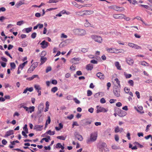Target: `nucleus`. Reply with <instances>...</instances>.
<instances>
[{"mask_svg":"<svg viewBox=\"0 0 152 152\" xmlns=\"http://www.w3.org/2000/svg\"><path fill=\"white\" fill-rule=\"evenodd\" d=\"M73 32L75 35L79 36H83L86 34V32L85 30L80 28L74 29Z\"/></svg>","mask_w":152,"mask_h":152,"instance_id":"obj_1","label":"nucleus"},{"mask_svg":"<svg viewBox=\"0 0 152 152\" xmlns=\"http://www.w3.org/2000/svg\"><path fill=\"white\" fill-rule=\"evenodd\" d=\"M97 134L95 133H92L90 137V138L86 140V142L88 144H90L91 142L95 141L96 139Z\"/></svg>","mask_w":152,"mask_h":152,"instance_id":"obj_2","label":"nucleus"},{"mask_svg":"<svg viewBox=\"0 0 152 152\" xmlns=\"http://www.w3.org/2000/svg\"><path fill=\"white\" fill-rule=\"evenodd\" d=\"M91 38L95 41L99 43H101L102 42V39L100 36L97 35H92L91 36Z\"/></svg>","mask_w":152,"mask_h":152,"instance_id":"obj_3","label":"nucleus"},{"mask_svg":"<svg viewBox=\"0 0 152 152\" xmlns=\"http://www.w3.org/2000/svg\"><path fill=\"white\" fill-rule=\"evenodd\" d=\"M110 8L117 11L121 12L125 10L124 8L122 7H119L116 5L113 6L109 7Z\"/></svg>","mask_w":152,"mask_h":152,"instance_id":"obj_4","label":"nucleus"},{"mask_svg":"<svg viewBox=\"0 0 152 152\" xmlns=\"http://www.w3.org/2000/svg\"><path fill=\"white\" fill-rule=\"evenodd\" d=\"M97 109L96 110V113H99L100 112L105 113L107 112L108 110L105 109L103 107H99V106H97Z\"/></svg>","mask_w":152,"mask_h":152,"instance_id":"obj_5","label":"nucleus"},{"mask_svg":"<svg viewBox=\"0 0 152 152\" xmlns=\"http://www.w3.org/2000/svg\"><path fill=\"white\" fill-rule=\"evenodd\" d=\"M34 109L35 107L34 106L30 107H24V109L26 111L28 112V113H31L32 112L34 111Z\"/></svg>","mask_w":152,"mask_h":152,"instance_id":"obj_6","label":"nucleus"},{"mask_svg":"<svg viewBox=\"0 0 152 152\" xmlns=\"http://www.w3.org/2000/svg\"><path fill=\"white\" fill-rule=\"evenodd\" d=\"M113 17L115 19H122L125 17V15L123 14H114Z\"/></svg>","mask_w":152,"mask_h":152,"instance_id":"obj_7","label":"nucleus"},{"mask_svg":"<svg viewBox=\"0 0 152 152\" xmlns=\"http://www.w3.org/2000/svg\"><path fill=\"white\" fill-rule=\"evenodd\" d=\"M64 144H63V146L60 143H58L56 146V148H61V149L62 150H60L59 151V152H64V150H63L64 148Z\"/></svg>","mask_w":152,"mask_h":152,"instance_id":"obj_8","label":"nucleus"},{"mask_svg":"<svg viewBox=\"0 0 152 152\" xmlns=\"http://www.w3.org/2000/svg\"><path fill=\"white\" fill-rule=\"evenodd\" d=\"M74 135L75 137L79 140L82 141L83 140L82 136L80 135L78 132H76L75 133Z\"/></svg>","mask_w":152,"mask_h":152,"instance_id":"obj_9","label":"nucleus"},{"mask_svg":"<svg viewBox=\"0 0 152 152\" xmlns=\"http://www.w3.org/2000/svg\"><path fill=\"white\" fill-rule=\"evenodd\" d=\"M106 50L108 52L111 53H115L118 50V49L114 48H107Z\"/></svg>","mask_w":152,"mask_h":152,"instance_id":"obj_10","label":"nucleus"},{"mask_svg":"<svg viewBox=\"0 0 152 152\" xmlns=\"http://www.w3.org/2000/svg\"><path fill=\"white\" fill-rule=\"evenodd\" d=\"M43 125H36L34 126V129L36 131H41L43 129Z\"/></svg>","mask_w":152,"mask_h":152,"instance_id":"obj_11","label":"nucleus"},{"mask_svg":"<svg viewBox=\"0 0 152 152\" xmlns=\"http://www.w3.org/2000/svg\"><path fill=\"white\" fill-rule=\"evenodd\" d=\"M40 44L41 45V47L43 48H45L48 46V42H46L45 40H43L41 43Z\"/></svg>","mask_w":152,"mask_h":152,"instance_id":"obj_12","label":"nucleus"},{"mask_svg":"<svg viewBox=\"0 0 152 152\" xmlns=\"http://www.w3.org/2000/svg\"><path fill=\"white\" fill-rule=\"evenodd\" d=\"M97 76L101 80H104V74L100 72H98L96 74Z\"/></svg>","mask_w":152,"mask_h":152,"instance_id":"obj_13","label":"nucleus"},{"mask_svg":"<svg viewBox=\"0 0 152 152\" xmlns=\"http://www.w3.org/2000/svg\"><path fill=\"white\" fill-rule=\"evenodd\" d=\"M84 15H91L93 14L94 12L93 10H84Z\"/></svg>","mask_w":152,"mask_h":152,"instance_id":"obj_14","label":"nucleus"},{"mask_svg":"<svg viewBox=\"0 0 152 152\" xmlns=\"http://www.w3.org/2000/svg\"><path fill=\"white\" fill-rule=\"evenodd\" d=\"M114 95L117 97H119L120 96V92L119 89H115L114 90Z\"/></svg>","mask_w":152,"mask_h":152,"instance_id":"obj_15","label":"nucleus"},{"mask_svg":"<svg viewBox=\"0 0 152 152\" xmlns=\"http://www.w3.org/2000/svg\"><path fill=\"white\" fill-rule=\"evenodd\" d=\"M14 133L13 131V130H10L6 132V134L4 136L5 137H7L8 136L11 135L13 134Z\"/></svg>","mask_w":152,"mask_h":152,"instance_id":"obj_16","label":"nucleus"},{"mask_svg":"<svg viewBox=\"0 0 152 152\" xmlns=\"http://www.w3.org/2000/svg\"><path fill=\"white\" fill-rule=\"evenodd\" d=\"M126 61L127 64L131 65H132L134 62L133 60L130 58L127 59H126Z\"/></svg>","mask_w":152,"mask_h":152,"instance_id":"obj_17","label":"nucleus"},{"mask_svg":"<svg viewBox=\"0 0 152 152\" xmlns=\"http://www.w3.org/2000/svg\"><path fill=\"white\" fill-rule=\"evenodd\" d=\"M94 67V65L91 64H89L87 65L86 67V69L88 70H92Z\"/></svg>","mask_w":152,"mask_h":152,"instance_id":"obj_18","label":"nucleus"},{"mask_svg":"<svg viewBox=\"0 0 152 152\" xmlns=\"http://www.w3.org/2000/svg\"><path fill=\"white\" fill-rule=\"evenodd\" d=\"M37 77L38 79H39V77L38 75H33L32 76L30 77H29L27 78V79L29 80H33L35 78Z\"/></svg>","mask_w":152,"mask_h":152,"instance_id":"obj_19","label":"nucleus"},{"mask_svg":"<svg viewBox=\"0 0 152 152\" xmlns=\"http://www.w3.org/2000/svg\"><path fill=\"white\" fill-rule=\"evenodd\" d=\"M79 61V58H74L71 60V62L72 63L76 64V61Z\"/></svg>","mask_w":152,"mask_h":152,"instance_id":"obj_20","label":"nucleus"},{"mask_svg":"<svg viewBox=\"0 0 152 152\" xmlns=\"http://www.w3.org/2000/svg\"><path fill=\"white\" fill-rule=\"evenodd\" d=\"M47 58L46 57H42L41 58L40 61H41V63L40 64L41 65H42L43 63H44L47 60Z\"/></svg>","mask_w":152,"mask_h":152,"instance_id":"obj_21","label":"nucleus"},{"mask_svg":"<svg viewBox=\"0 0 152 152\" xmlns=\"http://www.w3.org/2000/svg\"><path fill=\"white\" fill-rule=\"evenodd\" d=\"M107 146V145L105 143H102V145H101V147H100L99 148V151H101V152H102L103 151V150L104 148V147H105Z\"/></svg>","mask_w":152,"mask_h":152,"instance_id":"obj_22","label":"nucleus"},{"mask_svg":"<svg viewBox=\"0 0 152 152\" xmlns=\"http://www.w3.org/2000/svg\"><path fill=\"white\" fill-rule=\"evenodd\" d=\"M115 65L118 69L121 70V66L118 62L117 61L115 62Z\"/></svg>","mask_w":152,"mask_h":152,"instance_id":"obj_23","label":"nucleus"},{"mask_svg":"<svg viewBox=\"0 0 152 152\" xmlns=\"http://www.w3.org/2000/svg\"><path fill=\"white\" fill-rule=\"evenodd\" d=\"M140 63L141 65L145 66H149V65L148 63L144 61L141 62Z\"/></svg>","mask_w":152,"mask_h":152,"instance_id":"obj_24","label":"nucleus"},{"mask_svg":"<svg viewBox=\"0 0 152 152\" xmlns=\"http://www.w3.org/2000/svg\"><path fill=\"white\" fill-rule=\"evenodd\" d=\"M84 10L83 11H78L76 12V14L77 15H80V16H83L84 15Z\"/></svg>","mask_w":152,"mask_h":152,"instance_id":"obj_25","label":"nucleus"},{"mask_svg":"<svg viewBox=\"0 0 152 152\" xmlns=\"http://www.w3.org/2000/svg\"><path fill=\"white\" fill-rule=\"evenodd\" d=\"M34 68H33L32 66H31L30 67V68L28 69L27 70V72L28 73H31L32 72H33L34 70Z\"/></svg>","mask_w":152,"mask_h":152,"instance_id":"obj_26","label":"nucleus"},{"mask_svg":"<svg viewBox=\"0 0 152 152\" xmlns=\"http://www.w3.org/2000/svg\"><path fill=\"white\" fill-rule=\"evenodd\" d=\"M55 131H51L50 130L47 131L46 132V134H49L50 135H53L55 134Z\"/></svg>","mask_w":152,"mask_h":152,"instance_id":"obj_27","label":"nucleus"},{"mask_svg":"<svg viewBox=\"0 0 152 152\" xmlns=\"http://www.w3.org/2000/svg\"><path fill=\"white\" fill-rule=\"evenodd\" d=\"M34 87L35 89L37 91H39L41 89V88L40 86L39 85H35L34 86Z\"/></svg>","mask_w":152,"mask_h":152,"instance_id":"obj_28","label":"nucleus"},{"mask_svg":"<svg viewBox=\"0 0 152 152\" xmlns=\"http://www.w3.org/2000/svg\"><path fill=\"white\" fill-rule=\"evenodd\" d=\"M10 66L11 67V69H14L16 67V65L14 62H11L10 63Z\"/></svg>","mask_w":152,"mask_h":152,"instance_id":"obj_29","label":"nucleus"},{"mask_svg":"<svg viewBox=\"0 0 152 152\" xmlns=\"http://www.w3.org/2000/svg\"><path fill=\"white\" fill-rule=\"evenodd\" d=\"M124 75L126 78H130L132 76L131 74H128L126 72H124Z\"/></svg>","mask_w":152,"mask_h":152,"instance_id":"obj_30","label":"nucleus"},{"mask_svg":"<svg viewBox=\"0 0 152 152\" xmlns=\"http://www.w3.org/2000/svg\"><path fill=\"white\" fill-rule=\"evenodd\" d=\"M24 3L21 1H20L19 2L17 3L15 5V6L17 8H18L21 5L24 4Z\"/></svg>","mask_w":152,"mask_h":152,"instance_id":"obj_31","label":"nucleus"},{"mask_svg":"<svg viewBox=\"0 0 152 152\" xmlns=\"http://www.w3.org/2000/svg\"><path fill=\"white\" fill-rule=\"evenodd\" d=\"M32 27H29L26 28H25V30L27 33H28L29 32L31 31L32 30Z\"/></svg>","mask_w":152,"mask_h":152,"instance_id":"obj_32","label":"nucleus"},{"mask_svg":"<svg viewBox=\"0 0 152 152\" xmlns=\"http://www.w3.org/2000/svg\"><path fill=\"white\" fill-rule=\"evenodd\" d=\"M120 130L119 127L118 126H116L115 128V133H117L120 132Z\"/></svg>","mask_w":152,"mask_h":152,"instance_id":"obj_33","label":"nucleus"},{"mask_svg":"<svg viewBox=\"0 0 152 152\" xmlns=\"http://www.w3.org/2000/svg\"><path fill=\"white\" fill-rule=\"evenodd\" d=\"M58 90V88L57 87H54L53 88L51 89V92L53 93H55Z\"/></svg>","mask_w":152,"mask_h":152,"instance_id":"obj_34","label":"nucleus"},{"mask_svg":"<svg viewBox=\"0 0 152 152\" xmlns=\"http://www.w3.org/2000/svg\"><path fill=\"white\" fill-rule=\"evenodd\" d=\"M86 22L84 24L85 26L86 27L89 26L91 25L90 23L88 22V20H86Z\"/></svg>","mask_w":152,"mask_h":152,"instance_id":"obj_35","label":"nucleus"},{"mask_svg":"<svg viewBox=\"0 0 152 152\" xmlns=\"http://www.w3.org/2000/svg\"><path fill=\"white\" fill-rule=\"evenodd\" d=\"M58 1V0H49V1L48 2V3H56Z\"/></svg>","mask_w":152,"mask_h":152,"instance_id":"obj_36","label":"nucleus"},{"mask_svg":"<svg viewBox=\"0 0 152 152\" xmlns=\"http://www.w3.org/2000/svg\"><path fill=\"white\" fill-rule=\"evenodd\" d=\"M128 83L130 85V86H133L134 84V82L132 80H129L128 81Z\"/></svg>","mask_w":152,"mask_h":152,"instance_id":"obj_37","label":"nucleus"},{"mask_svg":"<svg viewBox=\"0 0 152 152\" xmlns=\"http://www.w3.org/2000/svg\"><path fill=\"white\" fill-rule=\"evenodd\" d=\"M134 48L137 50L141 49L142 48L141 46H140L138 45L135 44Z\"/></svg>","mask_w":152,"mask_h":152,"instance_id":"obj_38","label":"nucleus"},{"mask_svg":"<svg viewBox=\"0 0 152 152\" xmlns=\"http://www.w3.org/2000/svg\"><path fill=\"white\" fill-rule=\"evenodd\" d=\"M50 136H48L47 138H43L42 139V140H44L46 142H49V140L50 139Z\"/></svg>","mask_w":152,"mask_h":152,"instance_id":"obj_39","label":"nucleus"},{"mask_svg":"<svg viewBox=\"0 0 152 152\" xmlns=\"http://www.w3.org/2000/svg\"><path fill=\"white\" fill-rule=\"evenodd\" d=\"M38 63L37 62H34L32 65H31V66L34 68L35 69L36 67H37L38 66Z\"/></svg>","mask_w":152,"mask_h":152,"instance_id":"obj_40","label":"nucleus"},{"mask_svg":"<svg viewBox=\"0 0 152 152\" xmlns=\"http://www.w3.org/2000/svg\"><path fill=\"white\" fill-rule=\"evenodd\" d=\"M135 44L132 43H130L129 42L128 43V45L130 47H131L132 48H134V47L135 46Z\"/></svg>","mask_w":152,"mask_h":152,"instance_id":"obj_41","label":"nucleus"},{"mask_svg":"<svg viewBox=\"0 0 152 152\" xmlns=\"http://www.w3.org/2000/svg\"><path fill=\"white\" fill-rule=\"evenodd\" d=\"M57 138L58 139L62 140H65L66 139V138L65 137L62 136H57Z\"/></svg>","mask_w":152,"mask_h":152,"instance_id":"obj_42","label":"nucleus"},{"mask_svg":"<svg viewBox=\"0 0 152 152\" xmlns=\"http://www.w3.org/2000/svg\"><path fill=\"white\" fill-rule=\"evenodd\" d=\"M27 125L26 124L25 125L24 127H23V129L25 131V132H26V133H28V129H27Z\"/></svg>","mask_w":152,"mask_h":152,"instance_id":"obj_43","label":"nucleus"},{"mask_svg":"<svg viewBox=\"0 0 152 152\" xmlns=\"http://www.w3.org/2000/svg\"><path fill=\"white\" fill-rule=\"evenodd\" d=\"M112 148L114 150H116V149H119L120 148L118 147L116 145H114L112 146Z\"/></svg>","mask_w":152,"mask_h":152,"instance_id":"obj_44","label":"nucleus"},{"mask_svg":"<svg viewBox=\"0 0 152 152\" xmlns=\"http://www.w3.org/2000/svg\"><path fill=\"white\" fill-rule=\"evenodd\" d=\"M150 138H151V140L152 141V135H151L150 134V135H148L147 136H145V138L146 140H148V139Z\"/></svg>","mask_w":152,"mask_h":152,"instance_id":"obj_45","label":"nucleus"},{"mask_svg":"<svg viewBox=\"0 0 152 152\" xmlns=\"http://www.w3.org/2000/svg\"><path fill=\"white\" fill-rule=\"evenodd\" d=\"M92 94V91L90 90H88L87 92V94L88 96H91Z\"/></svg>","mask_w":152,"mask_h":152,"instance_id":"obj_46","label":"nucleus"},{"mask_svg":"<svg viewBox=\"0 0 152 152\" xmlns=\"http://www.w3.org/2000/svg\"><path fill=\"white\" fill-rule=\"evenodd\" d=\"M37 34L36 32L33 33L31 35V37L33 39H34L36 37Z\"/></svg>","mask_w":152,"mask_h":152,"instance_id":"obj_47","label":"nucleus"},{"mask_svg":"<svg viewBox=\"0 0 152 152\" xmlns=\"http://www.w3.org/2000/svg\"><path fill=\"white\" fill-rule=\"evenodd\" d=\"M79 125L76 121H74L73 123L72 126L73 128L75 126H79Z\"/></svg>","mask_w":152,"mask_h":152,"instance_id":"obj_48","label":"nucleus"},{"mask_svg":"<svg viewBox=\"0 0 152 152\" xmlns=\"http://www.w3.org/2000/svg\"><path fill=\"white\" fill-rule=\"evenodd\" d=\"M140 5L141 6L144 7V8H146V9L150 10V7L148 5L142 4H140Z\"/></svg>","mask_w":152,"mask_h":152,"instance_id":"obj_49","label":"nucleus"},{"mask_svg":"<svg viewBox=\"0 0 152 152\" xmlns=\"http://www.w3.org/2000/svg\"><path fill=\"white\" fill-rule=\"evenodd\" d=\"M100 102L101 103L103 104L105 103L106 101L105 99L104 98H102L101 99Z\"/></svg>","mask_w":152,"mask_h":152,"instance_id":"obj_50","label":"nucleus"},{"mask_svg":"<svg viewBox=\"0 0 152 152\" xmlns=\"http://www.w3.org/2000/svg\"><path fill=\"white\" fill-rule=\"evenodd\" d=\"M61 38H66L67 37V36L64 33H62L61 34Z\"/></svg>","mask_w":152,"mask_h":152,"instance_id":"obj_51","label":"nucleus"},{"mask_svg":"<svg viewBox=\"0 0 152 152\" xmlns=\"http://www.w3.org/2000/svg\"><path fill=\"white\" fill-rule=\"evenodd\" d=\"M124 90L125 92L126 93H128L130 91L129 88L126 87H125L124 88Z\"/></svg>","mask_w":152,"mask_h":152,"instance_id":"obj_52","label":"nucleus"},{"mask_svg":"<svg viewBox=\"0 0 152 152\" xmlns=\"http://www.w3.org/2000/svg\"><path fill=\"white\" fill-rule=\"evenodd\" d=\"M73 100L77 104H79L80 103V101L76 98H74L73 99Z\"/></svg>","mask_w":152,"mask_h":152,"instance_id":"obj_53","label":"nucleus"},{"mask_svg":"<svg viewBox=\"0 0 152 152\" xmlns=\"http://www.w3.org/2000/svg\"><path fill=\"white\" fill-rule=\"evenodd\" d=\"M74 117V115L73 114H71L69 116H67V118L69 120L72 119Z\"/></svg>","mask_w":152,"mask_h":152,"instance_id":"obj_54","label":"nucleus"},{"mask_svg":"<svg viewBox=\"0 0 152 152\" xmlns=\"http://www.w3.org/2000/svg\"><path fill=\"white\" fill-rule=\"evenodd\" d=\"M0 63L1 64V66L3 67H5L6 66V64L4 62L1 61Z\"/></svg>","mask_w":152,"mask_h":152,"instance_id":"obj_55","label":"nucleus"},{"mask_svg":"<svg viewBox=\"0 0 152 152\" xmlns=\"http://www.w3.org/2000/svg\"><path fill=\"white\" fill-rule=\"evenodd\" d=\"M115 140L118 142L119 140V137L118 136L117 134H115Z\"/></svg>","mask_w":152,"mask_h":152,"instance_id":"obj_56","label":"nucleus"},{"mask_svg":"<svg viewBox=\"0 0 152 152\" xmlns=\"http://www.w3.org/2000/svg\"><path fill=\"white\" fill-rule=\"evenodd\" d=\"M51 68L50 66L48 67L46 69V73H48L49 71H51Z\"/></svg>","mask_w":152,"mask_h":152,"instance_id":"obj_57","label":"nucleus"},{"mask_svg":"<svg viewBox=\"0 0 152 152\" xmlns=\"http://www.w3.org/2000/svg\"><path fill=\"white\" fill-rule=\"evenodd\" d=\"M51 121L50 118V116H49L48 117V119L47 120L46 123V124L48 123V124H50Z\"/></svg>","mask_w":152,"mask_h":152,"instance_id":"obj_58","label":"nucleus"},{"mask_svg":"<svg viewBox=\"0 0 152 152\" xmlns=\"http://www.w3.org/2000/svg\"><path fill=\"white\" fill-rule=\"evenodd\" d=\"M90 62L94 64H97V61L94 59H93Z\"/></svg>","mask_w":152,"mask_h":152,"instance_id":"obj_59","label":"nucleus"},{"mask_svg":"<svg viewBox=\"0 0 152 152\" xmlns=\"http://www.w3.org/2000/svg\"><path fill=\"white\" fill-rule=\"evenodd\" d=\"M23 23V21H20L17 22V24L18 26H20Z\"/></svg>","mask_w":152,"mask_h":152,"instance_id":"obj_60","label":"nucleus"},{"mask_svg":"<svg viewBox=\"0 0 152 152\" xmlns=\"http://www.w3.org/2000/svg\"><path fill=\"white\" fill-rule=\"evenodd\" d=\"M88 49L87 48H83L81 49V51L83 53H86L88 51Z\"/></svg>","mask_w":152,"mask_h":152,"instance_id":"obj_61","label":"nucleus"},{"mask_svg":"<svg viewBox=\"0 0 152 152\" xmlns=\"http://www.w3.org/2000/svg\"><path fill=\"white\" fill-rule=\"evenodd\" d=\"M135 94L136 95L138 99L140 98V93L138 91H136L135 92Z\"/></svg>","mask_w":152,"mask_h":152,"instance_id":"obj_62","label":"nucleus"},{"mask_svg":"<svg viewBox=\"0 0 152 152\" xmlns=\"http://www.w3.org/2000/svg\"><path fill=\"white\" fill-rule=\"evenodd\" d=\"M52 83L53 84L56 85L57 83V81L56 80H53L52 81Z\"/></svg>","mask_w":152,"mask_h":152,"instance_id":"obj_63","label":"nucleus"},{"mask_svg":"<svg viewBox=\"0 0 152 152\" xmlns=\"http://www.w3.org/2000/svg\"><path fill=\"white\" fill-rule=\"evenodd\" d=\"M22 134L25 138L27 137L28 136L24 131H23L22 132Z\"/></svg>","mask_w":152,"mask_h":152,"instance_id":"obj_64","label":"nucleus"}]
</instances>
